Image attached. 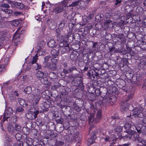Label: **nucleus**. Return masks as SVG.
I'll return each instance as SVG.
<instances>
[{
    "label": "nucleus",
    "instance_id": "obj_1",
    "mask_svg": "<svg viewBox=\"0 0 146 146\" xmlns=\"http://www.w3.org/2000/svg\"><path fill=\"white\" fill-rule=\"evenodd\" d=\"M13 111L12 108L6 106L4 113L3 120L1 122V126L2 127L3 123L6 120H7L9 116L11 115L13 113Z\"/></svg>",
    "mask_w": 146,
    "mask_h": 146
},
{
    "label": "nucleus",
    "instance_id": "obj_2",
    "mask_svg": "<svg viewBox=\"0 0 146 146\" xmlns=\"http://www.w3.org/2000/svg\"><path fill=\"white\" fill-rule=\"evenodd\" d=\"M132 97V96L131 95V93L130 94H129L128 96H127L126 98L125 97V98H126V99H124L123 102H121L120 104H121L120 107L122 110L124 111H129L128 108L129 105L127 103V102L129 100H130V99H131Z\"/></svg>",
    "mask_w": 146,
    "mask_h": 146
},
{
    "label": "nucleus",
    "instance_id": "obj_3",
    "mask_svg": "<svg viewBox=\"0 0 146 146\" xmlns=\"http://www.w3.org/2000/svg\"><path fill=\"white\" fill-rule=\"evenodd\" d=\"M34 111H30L26 114L27 118L30 120H33L36 118L39 113H41V111L35 108Z\"/></svg>",
    "mask_w": 146,
    "mask_h": 146
},
{
    "label": "nucleus",
    "instance_id": "obj_4",
    "mask_svg": "<svg viewBox=\"0 0 146 146\" xmlns=\"http://www.w3.org/2000/svg\"><path fill=\"white\" fill-rule=\"evenodd\" d=\"M98 71L97 70L93 69L90 70L88 72L87 75L88 76V78L92 80H96L97 79L98 77Z\"/></svg>",
    "mask_w": 146,
    "mask_h": 146
},
{
    "label": "nucleus",
    "instance_id": "obj_5",
    "mask_svg": "<svg viewBox=\"0 0 146 146\" xmlns=\"http://www.w3.org/2000/svg\"><path fill=\"white\" fill-rule=\"evenodd\" d=\"M116 98L115 96H111L109 100L106 99H104L102 101H100V103L101 105L106 107L111 106V104L110 102L112 103L115 102L116 100Z\"/></svg>",
    "mask_w": 146,
    "mask_h": 146
},
{
    "label": "nucleus",
    "instance_id": "obj_6",
    "mask_svg": "<svg viewBox=\"0 0 146 146\" xmlns=\"http://www.w3.org/2000/svg\"><path fill=\"white\" fill-rule=\"evenodd\" d=\"M23 134L24 136L22 137V139L24 140L28 146H31V143H29L30 141L28 140L27 135L29 133V129L27 127H23L22 129Z\"/></svg>",
    "mask_w": 146,
    "mask_h": 146
},
{
    "label": "nucleus",
    "instance_id": "obj_7",
    "mask_svg": "<svg viewBox=\"0 0 146 146\" xmlns=\"http://www.w3.org/2000/svg\"><path fill=\"white\" fill-rule=\"evenodd\" d=\"M88 110L87 112L90 114L89 117V121L91 122H93L94 121V114L95 113V109L94 106V105H91L90 109Z\"/></svg>",
    "mask_w": 146,
    "mask_h": 146
},
{
    "label": "nucleus",
    "instance_id": "obj_8",
    "mask_svg": "<svg viewBox=\"0 0 146 146\" xmlns=\"http://www.w3.org/2000/svg\"><path fill=\"white\" fill-rule=\"evenodd\" d=\"M51 104V102L48 100H46L44 101H42L41 104L42 105L40 108H38V109L41 111H42L41 113L44 111H46L47 110V109L50 107Z\"/></svg>",
    "mask_w": 146,
    "mask_h": 146
},
{
    "label": "nucleus",
    "instance_id": "obj_9",
    "mask_svg": "<svg viewBox=\"0 0 146 146\" xmlns=\"http://www.w3.org/2000/svg\"><path fill=\"white\" fill-rule=\"evenodd\" d=\"M45 45V42L44 40H41L37 44V48L38 49L37 53H38L39 55L42 54V53L44 52V50L43 49Z\"/></svg>",
    "mask_w": 146,
    "mask_h": 146
},
{
    "label": "nucleus",
    "instance_id": "obj_10",
    "mask_svg": "<svg viewBox=\"0 0 146 146\" xmlns=\"http://www.w3.org/2000/svg\"><path fill=\"white\" fill-rule=\"evenodd\" d=\"M125 132L127 133V134L124 136L122 135L120 137L124 140H127L128 139H131L132 136H133V134L135 133L134 131L132 130L129 131L126 130Z\"/></svg>",
    "mask_w": 146,
    "mask_h": 146
},
{
    "label": "nucleus",
    "instance_id": "obj_11",
    "mask_svg": "<svg viewBox=\"0 0 146 146\" xmlns=\"http://www.w3.org/2000/svg\"><path fill=\"white\" fill-rule=\"evenodd\" d=\"M132 116H134L135 117H141L143 116L142 110L140 108H136L132 111Z\"/></svg>",
    "mask_w": 146,
    "mask_h": 146
},
{
    "label": "nucleus",
    "instance_id": "obj_12",
    "mask_svg": "<svg viewBox=\"0 0 146 146\" xmlns=\"http://www.w3.org/2000/svg\"><path fill=\"white\" fill-rule=\"evenodd\" d=\"M90 93H95L96 96H99L101 95V91L100 89L98 88L96 89L95 86L93 84H92L89 87V90Z\"/></svg>",
    "mask_w": 146,
    "mask_h": 146
},
{
    "label": "nucleus",
    "instance_id": "obj_13",
    "mask_svg": "<svg viewBox=\"0 0 146 146\" xmlns=\"http://www.w3.org/2000/svg\"><path fill=\"white\" fill-rule=\"evenodd\" d=\"M123 127L121 126L117 127L116 128L114 129V131L115 132V133L119 137L118 138H119V139H121V138H120L122 135L121 132L122 131Z\"/></svg>",
    "mask_w": 146,
    "mask_h": 146
},
{
    "label": "nucleus",
    "instance_id": "obj_14",
    "mask_svg": "<svg viewBox=\"0 0 146 146\" xmlns=\"http://www.w3.org/2000/svg\"><path fill=\"white\" fill-rule=\"evenodd\" d=\"M11 5L13 7H16L19 9H23L25 7L23 4L16 2H13Z\"/></svg>",
    "mask_w": 146,
    "mask_h": 146
},
{
    "label": "nucleus",
    "instance_id": "obj_15",
    "mask_svg": "<svg viewBox=\"0 0 146 146\" xmlns=\"http://www.w3.org/2000/svg\"><path fill=\"white\" fill-rule=\"evenodd\" d=\"M137 45L142 50L146 49V42L142 40H138L137 42Z\"/></svg>",
    "mask_w": 146,
    "mask_h": 146
},
{
    "label": "nucleus",
    "instance_id": "obj_16",
    "mask_svg": "<svg viewBox=\"0 0 146 146\" xmlns=\"http://www.w3.org/2000/svg\"><path fill=\"white\" fill-rule=\"evenodd\" d=\"M102 111L99 109L97 111L96 116L95 118V122L96 123L99 122L102 118V116L101 115Z\"/></svg>",
    "mask_w": 146,
    "mask_h": 146
},
{
    "label": "nucleus",
    "instance_id": "obj_17",
    "mask_svg": "<svg viewBox=\"0 0 146 146\" xmlns=\"http://www.w3.org/2000/svg\"><path fill=\"white\" fill-rule=\"evenodd\" d=\"M8 58H6L5 59V64H3V63L2 62L1 63L0 66V73H1L5 71V65H7L8 64Z\"/></svg>",
    "mask_w": 146,
    "mask_h": 146
},
{
    "label": "nucleus",
    "instance_id": "obj_18",
    "mask_svg": "<svg viewBox=\"0 0 146 146\" xmlns=\"http://www.w3.org/2000/svg\"><path fill=\"white\" fill-rule=\"evenodd\" d=\"M31 96L32 98H34V99L33 100V104L34 105H35L37 104L38 103L40 99L41 98V97L40 95L35 96V95L32 94L30 96Z\"/></svg>",
    "mask_w": 146,
    "mask_h": 146
},
{
    "label": "nucleus",
    "instance_id": "obj_19",
    "mask_svg": "<svg viewBox=\"0 0 146 146\" xmlns=\"http://www.w3.org/2000/svg\"><path fill=\"white\" fill-rule=\"evenodd\" d=\"M113 37L114 40H117V39H119L122 42L125 39V36L122 34L117 35L115 34H113Z\"/></svg>",
    "mask_w": 146,
    "mask_h": 146
},
{
    "label": "nucleus",
    "instance_id": "obj_20",
    "mask_svg": "<svg viewBox=\"0 0 146 146\" xmlns=\"http://www.w3.org/2000/svg\"><path fill=\"white\" fill-rule=\"evenodd\" d=\"M59 93L61 98L63 97L65 98H66L68 94L67 92L66 91V90L64 88H60L59 90Z\"/></svg>",
    "mask_w": 146,
    "mask_h": 146
},
{
    "label": "nucleus",
    "instance_id": "obj_21",
    "mask_svg": "<svg viewBox=\"0 0 146 146\" xmlns=\"http://www.w3.org/2000/svg\"><path fill=\"white\" fill-rule=\"evenodd\" d=\"M138 68L146 70V60H143L138 64Z\"/></svg>",
    "mask_w": 146,
    "mask_h": 146
},
{
    "label": "nucleus",
    "instance_id": "obj_22",
    "mask_svg": "<svg viewBox=\"0 0 146 146\" xmlns=\"http://www.w3.org/2000/svg\"><path fill=\"white\" fill-rule=\"evenodd\" d=\"M78 54L76 51L72 52L70 55L71 59L72 61H75L77 60Z\"/></svg>",
    "mask_w": 146,
    "mask_h": 146
},
{
    "label": "nucleus",
    "instance_id": "obj_23",
    "mask_svg": "<svg viewBox=\"0 0 146 146\" xmlns=\"http://www.w3.org/2000/svg\"><path fill=\"white\" fill-rule=\"evenodd\" d=\"M69 43L66 46H64V47H62L61 51L62 54H63L66 53L68 51H70V48L69 46Z\"/></svg>",
    "mask_w": 146,
    "mask_h": 146
},
{
    "label": "nucleus",
    "instance_id": "obj_24",
    "mask_svg": "<svg viewBox=\"0 0 146 146\" xmlns=\"http://www.w3.org/2000/svg\"><path fill=\"white\" fill-rule=\"evenodd\" d=\"M59 49H53L51 51V54L53 58H56L59 54Z\"/></svg>",
    "mask_w": 146,
    "mask_h": 146
},
{
    "label": "nucleus",
    "instance_id": "obj_25",
    "mask_svg": "<svg viewBox=\"0 0 146 146\" xmlns=\"http://www.w3.org/2000/svg\"><path fill=\"white\" fill-rule=\"evenodd\" d=\"M36 76L37 78L40 80L44 76V72L40 70H38L37 71L36 73Z\"/></svg>",
    "mask_w": 146,
    "mask_h": 146
},
{
    "label": "nucleus",
    "instance_id": "obj_26",
    "mask_svg": "<svg viewBox=\"0 0 146 146\" xmlns=\"http://www.w3.org/2000/svg\"><path fill=\"white\" fill-rule=\"evenodd\" d=\"M74 82L76 84V85L78 84L79 86H81L82 85V79L79 77H76L74 80Z\"/></svg>",
    "mask_w": 146,
    "mask_h": 146
},
{
    "label": "nucleus",
    "instance_id": "obj_27",
    "mask_svg": "<svg viewBox=\"0 0 146 146\" xmlns=\"http://www.w3.org/2000/svg\"><path fill=\"white\" fill-rule=\"evenodd\" d=\"M8 119L10 121L13 123H15L17 121V117L16 115H13L11 117L9 116Z\"/></svg>",
    "mask_w": 146,
    "mask_h": 146
},
{
    "label": "nucleus",
    "instance_id": "obj_28",
    "mask_svg": "<svg viewBox=\"0 0 146 146\" xmlns=\"http://www.w3.org/2000/svg\"><path fill=\"white\" fill-rule=\"evenodd\" d=\"M45 66L49 69L53 70H55L56 68L55 64H51L50 63H48L47 65Z\"/></svg>",
    "mask_w": 146,
    "mask_h": 146
},
{
    "label": "nucleus",
    "instance_id": "obj_29",
    "mask_svg": "<svg viewBox=\"0 0 146 146\" xmlns=\"http://www.w3.org/2000/svg\"><path fill=\"white\" fill-rule=\"evenodd\" d=\"M138 141V145L140 146H146V141L143 138H141Z\"/></svg>",
    "mask_w": 146,
    "mask_h": 146
},
{
    "label": "nucleus",
    "instance_id": "obj_30",
    "mask_svg": "<svg viewBox=\"0 0 146 146\" xmlns=\"http://www.w3.org/2000/svg\"><path fill=\"white\" fill-rule=\"evenodd\" d=\"M64 7H63V5H62V7H61V6L60 7H57L54 9V12L56 14H57L62 12L64 9Z\"/></svg>",
    "mask_w": 146,
    "mask_h": 146
},
{
    "label": "nucleus",
    "instance_id": "obj_31",
    "mask_svg": "<svg viewBox=\"0 0 146 146\" xmlns=\"http://www.w3.org/2000/svg\"><path fill=\"white\" fill-rule=\"evenodd\" d=\"M104 16L103 14H99L96 15L95 17L96 21H98L103 20L104 19Z\"/></svg>",
    "mask_w": 146,
    "mask_h": 146
},
{
    "label": "nucleus",
    "instance_id": "obj_32",
    "mask_svg": "<svg viewBox=\"0 0 146 146\" xmlns=\"http://www.w3.org/2000/svg\"><path fill=\"white\" fill-rule=\"evenodd\" d=\"M40 80L42 84L45 85H48V84L49 82L48 80L47 77L44 76Z\"/></svg>",
    "mask_w": 146,
    "mask_h": 146
},
{
    "label": "nucleus",
    "instance_id": "obj_33",
    "mask_svg": "<svg viewBox=\"0 0 146 146\" xmlns=\"http://www.w3.org/2000/svg\"><path fill=\"white\" fill-rule=\"evenodd\" d=\"M134 75L133 73L132 72H127L126 74V76L129 79L131 80Z\"/></svg>",
    "mask_w": 146,
    "mask_h": 146
},
{
    "label": "nucleus",
    "instance_id": "obj_34",
    "mask_svg": "<svg viewBox=\"0 0 146 146\" xmlns=\"http://www.w3.org/2000/svg\"><path fill=\"white\" fill-rule=\"evenodd\" d=\"M38 54H37L35 56L33 57L32 60L30 61V63L31 64H33L36 63L38 59Z\"/></svg>",
    "mask_w": 146,
    "mask_h": 146
},
{
    "label": "nucleus",
    "instance_id": "obj_35",
    "mask_svg": "<svg viewBox=\"0 0 146 146\" xmlns=\"http://www.w3.org/2000/svg\"><path fill=\"white\" fill-rule=\"evenodd\" d=\"M80 33H76L74 35L72 38L74 39L75 40L79 41L80 39Z\"/></svg>",
    "mask_w": 146,
    "mask_h": 146
},
{
    "label": "nucleus",
    "instance_id": "obj_36",
    "mask_svg": "<svg viewBox=\"0 0 146 146\" xmlns=\"http://www.w3.org/2000/svg\"><path fill=\"white\" fill-rule=\"evenodd\" d=\"M24 91L25 93L29 94L32 92V88L30 86H28L24 89Z\"/></svg>",
    "mask_w": 146,
    "mask_h": 146
},
{
    "label": "nucleus",
    "instance_id": "obj_37",
    "mask_svg": "<svg viewBox=\"0 0 146 146\" xmlns=\"http://www.w3.org/2000/svg\"><path fill=\"white\" fill-rule=\"evenodd\" d=\"M119 50L116 49L114 47H112L109 48V51L111 55H112L114 53H119Z\"/></svg>",
    "mask_w": 146,
    "mask_h": 146
},
{
    "label": "nucleus",
    "instance_id": "obj_38",
    "mask_svg": "<svg viewBox=\"0 0 146 146\" xmlns=\"http://www.w3.org/2000/svg\"><path fill=\"white\" fill-rule=\"evenodd\" d=\"M19 30L18 29V31L15 33V34L13 36V38H15V43L17 42L18 41V40L19 38Z\"/></svg>",
    "mask_w": 146,
    "mask_h": 146
},
{
    "label": "nucleus",
    "instance_id": "obj_39",
    "mask_svg": "<svg viewBox=\"0 0 146 146\" xmlns=\"http://www.w3.org/2000/svg\"><path fill=\"white\" fill-rule=\"evenodd\" d=\"M55 42L53 39L50 40L47 43V45L49 47H52L55 45Z\"/></svg>",
    "mask_w": 146,
    "mask_h": 146
},
{
    "label": "nucleus",
    "instance_id": "obj_40",
    "mask_svg": "<svg viewBox=\"0 0 146 146\" xmlns=\"http://www.w3.org/2000/svg\"><path fill=\"white\" fill-rule=\"evenodd\" d=\"M82 1L79 0L78 1H76L72 3L69 6V7H76L78 5H79L81 4V2Z\"/></svg>",
    "mask_w": 146,
    "mask_h": 146
},
{
    "label": "nucleus",
    "instance_id": "obj_41",
    "mask_svg": "<svg viewBox=\"0 0 146 146\" xmlns=\"http://www.w3.org/2000/svg\"><path fill=\"white\" fill-rule=\"evenodd\" d=\"M56 121L58 123H62L64 121V119L58 115L57 116V117L55 118Z\"/></svg>",
    "mask_w": 146,
    "mask_h": 146
},
{
    "label": "nucleus",
    "instance_id": "obj_42",
    "mask_svg": "<svg viewBox=\"0 0 146 146\" xmlns=\"http://www.w3.org/2000/svg\"><path fill=\"white\" fill-rule=\"evenodd\" d=\"M73 106L74 110L77 111L79 112L81 111V108L80 107H79L75 102L73 103Z\"/></svg>",
    "mask_w": 146,
    "mask_h": 146
},
{
    "label": "nucleus",
    "instance_id": "obj_43",
    "mask_svg": "<svg viewBox=\"0 0 146 146\" xmlns=\"http://www.w3.org/2000/svg\"><path fill=\"white\" fill-rule=\"evenodd\" d=\"M15 129L18 132H21L22 129L21 125L18 123H16L15 124Z\"/></svg>",
    "mask_w": 146,
    "mask_h": 146
},
{
    "label": "nucleus",
    "instance_id": "obj_44",
    "mask_svg": "<svg viewBox=\"0 0 146 146\" xmlns=\"http://www.w3.org/2000/svg\"><path fill=\"white\" fill-rule=\"evenodd\" d=\"M101 94L102 96H105L106 95L107 93V90L106 88H101Z\"/></svg>",
    "mask_w": 146,
    "mask_h": 146
},
{
    "label": "nucleus",
    "instance_id": "obj_45",
    "mask_svg": "<svg viewBox=\"0 0 146 146\" xmlns=\"http://www.w3.org/2000/svg\"><path fill=\"white\" fill-rule=\"evenodd\" d=\"M134 55V52L133 53V55H132L130 53L127 52L124 56V58L125 59H130L132 57V56H133Z\"/></svg>",
    "mask_w": 146,
    "mask_h": 146
},
{
    "label": "nucleus",
    "instance_id": "obj_46",
    "mask_svg": "<svg viewBox=\"0 0 146 146\" xmlns=\"http://www.w3.org/2000/svg\"><path fill=\"white\" fill-rule=\"evenodd\" d=\"M95 139L94 137H91L87 141V144L88 145H90L95 142Z\"/></svg>",
    "mask_w": 146,
    "mask_h": 146
},
{
    "label": "nucleus",
    "instance_id": "obj_47",
    "mask_svg": "<svg viewBox=\"0 0 146 146\" xmlns=\"http://www.w3.org/2000/svg\"><path fill=\"white\" fill-rule=\"evenodd\" d=\"M131 6L129 5L126 6L125 7V12L127 13H130L131 11Z\"/></svg>",
    "mask_w": 146,
    "mask_h": 146
},
{
    "label": "nucleus",
    "instance_id": "obj_48",
    "mask_svg": "<svg viewBox=\"0 0 146 146\" xmlns=\"http://www.w3.org/2000/svg\"><path fill=\"white\" fill-rule=\"evenodd\" d=\"M69 70L70 73H71L72 74L73 73H74V72L77 71V68L75 66L69 67Z\"/></svg>",
    "mask_w": 146,
    "mask_h": 146
},
{
    "label": "nucleus",
    "instance_id": "obj_49",
    "mask_svg": "<svg viewBox=\"0 0 146 146\" xmlns=\"http://www.w3.org/2000/svg\"><path fill=\"white\" fill-rule=\"evenodd\" d=\"M49 77L51 79H54L56 77V74L54 72H50L48 74Z\"/></svg>",
    "mask_w": 146,
    "mask_h": 146
},
{
    "label": "nucleus",
    "instance_id": "obj_50",
    "mask_svg": "<svg viewBox=\"0 0 146 146\" xmlns=\"http://www.w3.org/2000/svg\"><path fill=\"white\" fill-rule=\"evenodd\" d=\"M131 124L129 122L126 123L124 125V127L127 131H129L128 130H129L131 128Z\"/></svg>",
    "mask_w": 146,
    "mask_h": 146
},
{
    "label": "nucleus",
    "instance_id": "obj_51",
    "mask_svg": "<svg viewBox=\"0 0 146 146\" xmlns=\"http://www.w3.org/2000/svg\"><path fill=\"white\" fill-rule=\"evenodd\" d=\"M135 133L133 134V137L135 141H139L141 138L139 137V135L135 131Z\"/></svg>",
    "mask_w": 146,
    "mask_h": 146
},
{
    "label": "nucleus",
    "instance_id": "obj_52",
    "mask_svg": "<svg viewBox=\"0 0 146 146\" xmlns=\"http://www.w3.org/2000/svg\"><path fill=\"white\" fill-rule=\"evenodd\" d=\"M110 90L112 93L115 92L117 91V88L114 86H111L110 88Z\"/></svg>",
    "mask_w": 146,
    "mask_h": 146
},
{
    "label": "nucleus",
    "instance_id": "obj_53",
    "mask_svg": "<svg viewBox=\"0 0 146 146\" xmlns=\"http://www.w3.org/2000/svg\"><path fill=\"white\" fill-rule=\"evenodd\" d=\"M79 33H80V36H82L83 37H85L86 34L85 33V29L84 28H82L79 30Z\"/></svg>",
    "mask_w": 146,
    "mask_h": 146
},
{
    "label": "nucleus",
    "instance_id": "obj_54",
    "mask_svg": "<svg viewBox=\"0 0 146 146\" xmlns=\"http://www.w3.org/2000/svg\"><path fill=\"white\" fill-rule=\"evenodd\" d=\"M18 101L20 104L21 105H25V106H27L28 105V104L25 103V100L21 98L18 99Z\"/></svg>",
    "mask_w": 146,
    "mask_h": 146
},
{
    "label": "nucleus",
    "instance_id": "obj_55",
    "mask_svg": "<svg viewBox=\"0 0 146 146\" xmlns=\"http://www.w3.org/2000/svg\"><path fill=\"white\" fill-rule=\"evenodd\" d=\"M127 51L124 48H121L120 50H119V53H120L121 54L123 55V57L125 54L127 53Z\"/></svg>",
    "mask_w": 146,
    "mask_h": 146
},
{
    "label": "nucleus",
    "instance_id": "obj_56",
    "mask_svg": "<svg viewBox=\"0 0 146 146\" xmlns=\"http://www.w3.org/2000/svg\"><path fill=\"white\" fill-rule=\"evenodd\" d=\"M127 17H126L124 16L121 17L119 19V20L120 21V22L122 24H124L125 22V20H126Z\"/></svg>",
    "mask_w": 146,
    "mask_h": 146
},
{
    "label": "nucleus",
    "instance_id": "obj_57",
    "mask_svg": "<svg viewBox=\"0 0 146 146\" xmlns=\"http://www.w3.org/2000/svg\"><path fill=\"white\" fill-rule=\"evenodd\" d=\"M138 130L141 131L140 133H142L143 134L146 133V126H143L141 127L140 131V129H138Z\"/></svg>",
    "mask_w": 146,
    "mask_h": 146
},
{
    "label": "nucleus",
    "instance_id": "obj_58",
    "mask_svg": "<svg viewBox=\"0 0 146 146\" xmlns=\"http://www.w3.org/2000/svg\"><path fill=\"white\" fill-rule=\"evenodd\" d=\"M48 24L50 28L51 29H54L55 28V25L53 22L52 23L51 21H49L48 22Z\"/></svg>",
    "mask_w": 146,
    "mask_h": 146
},
{
    "label": "nucleus",
    "instance_id": "obj_59",
    "mask_svg": "<svg viewBox=\"0 0 146 146\" xmlns=\"http://www.w3.org/2000/svg\"><path fill=\"white\" fill-rule=\"evenodd\" d=\"M57 130L56 131L59 133H60L64 130L63 127L60 125H57Z\"/></svg>",
    "mask_w": 146,
    "mask_h": 146
},
{
    "label": "nucleus",
    "instance_id": "obj_60",
    "mask_svg": "<svg viewBox=\"0 0 146 146\" xmlns=\"http://www.w3.org/2000/svg\"><path fill=\"white\" fill-rule=\"evenodd\" d=\"M15 138L18 141L22 139V135L19 133H17L15 135Z\"/></svg>",
    "mask_w": 146,
    "mask_h": 146
},
{
    "label": "nucleus",
    "instance_id": "obj_61",
    "mask_svg": "<svg viewBox=\"0 0 146 146\" xmlns=\"http://www.w3.org/2000/svg\"><path fill=\"white\" fill-rule=\"evenodd\" d=\"M7 129L9 132L13 133L14 130V127L11 125H9L7 127Z\"/></svg>",
    "mask_w": 146,
    "mask_h": 146
},
{
    "label": "nucleus",
    "instance_id": "obj_62",
    "mask_svg": "<svg viewBox=\"0 0 146 146\" xmlns=\"http://www.w3.org/2000/svg\"><path fill=\"white\" fill-rule=\"evenodd\" d=\"M64 144V142L63 141H58L57 140H56L55 143L56 145L57 146H62Z\"/></svg>",
    "mask_w": 146,
    "mask_h": 146
},
{
    "label": "nucleus",
    "instance_id": "obj_63",
    "mask_svg": "<svg viewBox=\"0 0 146 146\" xmlns=\"http://www.w3.org/2000/svg\"><path fill=\"white\" fill-rule=\"evenodd\" d=\"M19 23V22L16 20H14L13 21L11 22V24L13 26L17 27L18 26Z\"/></svg>",
    "mask_w": 146,
    "mask_h": 146
},
{
    "label": "nucleus",
    "instance_id": "obj_64",
    "mask_svg": "<svg viewBox=\"0 0 146 146\" xmlns=\"http://www.w3.org/2000/svg\"><path fill=\"white\" fill-rule=\"evenodd\" d=\"M66 23V21L65 20H62L59 24V27L60 28H62L65 25Z\"/></svg>",
    "mask_w": 146,
    "mask_h": 146
}]
</instances>
